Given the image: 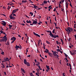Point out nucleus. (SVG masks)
Instances as JSON below:
<instances>
[{
    "instance_id": "obj_8",
    "label": "nucleus",
    "mask_w": 76,
    "mask_h": 76,
    "mask_svg": "<svg viewBox=\"0 0 76 76\" xmlns=\"http://www.w3.org/2000/svg\"><path fill=\"white\" fill-rule=\"evenodd\" d=\"M72 31L73 30L72 28H71L70 27H68V31L69 32H72Z\"/></svg>"
},
{
    "instance_id": "obj_38",
    "label": "nucleus",
    "mask_w": 76,
    "mask_h": 76,
    "mask_svg": "<svg viewBox=\"0 0 76 76\" xmlns=\"http://www.w3.org/2000/svg\"><path fill=\"white\" fill-rule=\"evenodd\" d=\"M46 43H48V44H50V42L49 41H46Z\"/></svg>"
},
{
    "instance_id": "obj_39",
    "label": "nucleus",
    "mask_w": 76,
    "mask_h": 76,
    "mask_svg": "<svg viewBox=\"0 0 76 76\" xmlns=\"http://www.w3.org/2000/svg\"><path fill=\"white\" fill-rule=\"evenodd\" d=\"M67 29H66V28H65V30H66V31H67V32H69V28H67Z\"/></svg>"
},
{
    "instance_id": "obj_54",
    "label": "nucleus",
    "mask_w": 76,
    "mask_h": 76,
    "mask_svg": "<svg viewBox=\"0 0 76 76\" xmlns=\"http://www.w3.org/2000/svg\"><path fill=\"white\" fill-rule=\"evenodd\" d=\"M40 61H41L42 62H43V61L42 60V58H40Z\"/></svg>"
},
{
    "instance_id": "obj_18",
    "label": "nucleus",
    "mask_w": 76,
    "mask_h": 76,
    "mask_svg": "<svg viewBox=\"0 0 76 76\" xmlns=\"http://www.w3.org/2000/svg\"><path fill=\"white\" fill-rule=\"evenodd\" d=\"M46 67L48 71H49L50 68H49V66H48V65H46Z\"/></svg>"
},
{
    "instance_id": "obj_1",
    "label": "nucleus",
    "mask_w": 76,
    "mask_h": 76,
    "mask_svg": "<svg viewBox=\"0 0 76 76\" xmlns=\"http://www.w3.org/2000/svg\"><path fill=\"white\" fill-rule=\"evenodd\" d=\"M47 31L48 32L50 33L49 35H50V37H53V38H59V37L58 35H53V34H52L51 31Z\"/></svg>"
},
{
    "instance_id": "obj_60",
    "label": "nucleus",
    "mask_w": 76,
    "mask_h": 76,
    "mask_svg": "<svg viewBox=\"0 0 76 76\" xmlns=\"http://www.w3.org/2000/svg\"><path fill=\"white\" fill-rule=\"evenodd\" d=\"M69 48H72V46H69Z\"/></svg>"
},
{
    "instance_id": "obj_61",
    "label": "nucleus",
    "mask_w": 76,
    "mask_h": 76,
    "mask_svg": "<svg viewBox=\"0 0 76 76\" xmlns=\"http://www.w3.org/2000/svg\"><path fill=\"white\" fill-rule=\"evenodd\" d=\"M74 27H76V24H74Z\"/></svg>"
},
{
    "instance_id": "obj_49",
    "label": "nucleus",
    "mask_w": 76,
    "mask_h": 76,
    "mask_svg": "<svg viewBox=\"0 0 76 76\" xmlns=\"http://www.w3.org/2000/svg\"><path fill=\"white\" fill-rule=\"evenodd\" d=\"M14 42V41L13 40L12 41H11V43H13Z\"/></svg>"
},
{
    "instance_id": "obj_55",
    "label": "nucleus",
    "mask_w": 76,
    "mask_h": 76,
    "mask_svg": "<svg viewBox=\"0 0 76 76\" xmlns=\"http://www.w3.org/2000/svg\"><path fill=\"white\" fill-rule=\"evenodd\" d=\"M57 44L58 45V44L59 43V42H58V41H56Z\"/></svg>"
},
{
    "instance_id": "obj_50",
    "label": "nucleus",
    "mask_w": 76,
    "mask_h": 76,
    "mask_svg": "<svg viewBox=\"0 0 76 76\" xmlns=\"http://www.w3.org/2000/svg\"><path fill=\"white\" fill-rule=\"evenodd\" d=\"M74 36L75 38V40H76V34H75V35H74Z\"/></svg>"
},
{
    "instance_id": "obj_31",
    "label": "nucleus",
    "mask_w": 76,
    "mask_h": 76,
    "mask_svg": "<svg viewBox=\"0 0 76 76\" xmlns=\"http://www.w3.org/2000/svg\"><path fill=\"white\" fill-rule=\"evenodd\" d=\"M48 8L49 9H52V7H51V5H50V6H49L48 7Z\"/></svg>"
},
{
    "instance_id": "obj_2",
    "label": "nucleus",
    "mask_w": 76,
    "mask_h": 76,
    "mask_svg": "<svg viewBox=\"0 0 76 76\" xmlns=\"http://www.w3.org/2000/svg\"><path fill=\"white\" fill-rule=\"evenodd\" d=\"M6 36L7 34H6V35H5L3 38H2L0 41L1 42H2V41H5V42H6V41L7 40V37H6Z\"/></svg>"
},
{
    "instance_id": "obj_46",
    "label": "nucleus",
    "mask_w": 76,
    "mask_h": 76,
    "mask_svg": "<svg viewBox=\"0 0 76 76\" xmlns=\"http://www.w3.org/2000/svg\"><path fill=\"white\" fill-rule=\"evenodd\" d=\"M61 0L62 2V3H64V0Z\"/></svg>"
},
{
    "instance_id": "obj_33",
    "label": "nucleus",
    "mask_w": 76,
    "mask_h": 76,
    "mask_svg": "<svg viewBox=\"0 0 76 76\" xmlns=\"http://www.w3.org/2000/svg\"><path fill=\"white\" fill-rule=\"evenodd\" d=\"M55 29H53V30L52 31V32L53 33H55Z\"/></svg>"
},
{
    "instance_id": "obj_52",
    "label": "nucleus",
    "mask_w": 76,
    "mask_h": 76,
    "mask_svg": "<svg viewBox=\"0 0 76 76\" xmlns=\"http://www.w3.org/2000/svg\"><path fill=\"white\" fill-rule=\"evenodd\" d=\"M63 76H65V73H63Z\"/></svg>"
},
{
    "instance_id": "obj_19",
    "label": "nucleus",
    "mask_w": 76,
    "mask_h": 76,
    "mask_svg": "<svg viewBox=\"0 0 76 76\" xmlns=\"http://www.w3.org/2000/svg\"><path fill=\"white\" fill-rule=\"evenodd\" d=\"M26 65H27V66H30L29 63V62H27Z\"/></svg>"
},
{
    "instance_id": "obj_16",
    "label": "nucleus",
    "mask_w": 76,
    "mask_h": 76,
    "mask_svg": "<svg viewBox=\"0 0 76 76\" xmlns=\"http://www.w3.org/2000/svg\"><path fill=\"white\" fill-rule=\"evenodd\" d=\"M11 19H15L16 18L15 17H14V16H12V17H11Z\"/></svg>"
},
{
    "instance_id": "obj_32",
    "label": "nucleus",
    "mask_w": 76,
    "mask_h": 76,
    "mask_svg": "<svg viewBox=\"0 0 76 76\" xmlns=\"http://www.w3.org/2000/svg\"><path fill=\"white\" fill-rule=\"evenodd\" d=\"M48 2V1H44V3H45H45H47Z\"/></svg>"
},
{
    "instance_id": "obj_25",
    "label": "nucleus",
    "mask_w": 76,
    "mask_h": 76,
    "mask_svg": "<svg viewBox=\"0 0 76 76\" xmlns=\"http://www.w3.org/2000/svg\"><path fill=\"white\" fill-rule=\"evenodd\" d=\"M6 45H9V41H7V43H6Z\"/></svg>"
},
{
    "instance_id": "obj_37",
    "label": "nucleus",
    "mask_w": 76,
    "mask_h": 76,
    "mask_svg": "<svg viewBox=\"0 0 76 76\" xmlns=\"http://www.w3.org/2000/svg\"><path fill=\"white\" fill-rule=\"evenodd\" d=\"M1 54H2V55H4V51H1Z\"/></svg>"
},
{
    "instance_id": "obj_53",
    "label": "nucleus",
    "mask_w": 76,
    "mask_h": 76,
    "mask_svg": "<svg viewBox=\"0 0 76 76\" xmlns=\"http://www.w3.org/2000/svg\"><path fill=\"white\" fill-rule=\"evenodd\" d=\"M28 48H27V49H26V52H27H27H28Z\"/></svg>"
},
{
    "instance_id": "obj_5",
    "label": "nucleus",
    "mask_w": 76,
    "mask_h": 76,
    "mask_svg": "<svg viewBox=\"0 0 76 76\" xmlns=\"http://www.w3.org/2000/svg\"><path fill=\"white\" fill-rule=\"evenodd\" d=\"M4 62H7V61H9L10 60V59H9L8 57H7L6 58H4Z\"/></svg>"
},
{
    "instance_id": "obj_23",
    "label": "nucleus",
    "mask_w": 76,
    "mask_h": 76,
    "mask_svg": "<svg viewBox=\"0 0 76 76\" xmlns=\"http://www.w3.org/2000/svg\"><path fill=\"white\" fill-rule=\"evenodd\" d=\"M75 54H76V50H74L73 53V55H75Z\"/></svg>"
},
{
    "instance_id": "obj_29",
    "label": "nucleus",
    "mask_w": 76,
    "mask_h": 76,
    "mask_svg": "<svg viewBox=\"0 0 76 76\" xmlns=\"http://www.w3.org/2000/svg\"><path fill=\"white\" fill-rule=\"evenodd\" d=\"M38 67L39 68V70H42V68H40V66H39V67Z\"/></svg>"
},
{
    "instance_id": "obj_28",
    "label": "nucleus",
    "mask_w": 76,
    "mask_h": 76,
    "mask_svg": "<svg viewBox=\"0 0 76 76\" xmlns=\"http://www.w3.org/2000/svg\"><path fill=\"white\" fill-rule=\"evenodd\" d=\"M15 48H17L18 49L20 48V47L19 46H17V45H16V46H15Z\"/></svg>"
},
{
    "instance_id": "obj_63",
    "label": "nucleus",
    "mask_w": 76,
    "mask_h": 76,
    "mask_svg": "<svg viewBox=\"0 0 76 76\" xmlns=\"http://www.w3.org/2000/svg\"><path fill=\"white\" fill-rule=\"evenodd\" d=\"M60 52L61 53V54H62V53H63V51H60Z\"/></svg>"
},
{
    "instance_id": "obj_4",
    "label": "nucleus",
    "mask_w": 76,
    "mask_h": 76,
    "mask_svg": "<svg viewBox=\"0 0 76 76\" xmlns=\"http://www.w3.org/2000/svg\"><path fill=\"white\" fill-rule=\"evenodd\" d=\"M2 22L3 23H1V24L2 25H3V26H6V21H2Z\"/></svg>"
},
{
    "instance_id": "obj_17",
    "label": "nucleus",
    "mask_w": 76,
    "mask_h": 76,
    "mask_svg": "<svg viewBox=\"0 0 76 76\" xmlns=\"http://www.w3.org/2000/svg\"><path fill=\"white\" fill-rule=\"evenodd\" d=\"M26 22L27 23H31V21L30 20L28 21V20H27L26 21Z\"/></svg>"
},
{
    "instance_id": "obj_57",
    "label": "nucleus",
    "mask_w": 76,
    "mask_h": 76,
    "mask_svg": "<svg viewBox=\"0 0 76 76\" xmlns=\"http://www.w3.org/2000/svg\"><path fill=\"white\" fill-rule=\"evenodd\" d=\"M45 23H46L47 25H48V23H47V21H45Z\"/></svg>"
},
{
    "instance_id": "obj_34",
    "label": "nucleus",
    "mask_w": 76,
    "mask_h": 76,
    "mask_svg": "<svg viewBox=\"0 0 76 76\" xmlns=\"http://www.w3.org/2000/svg\"><path fill=\"white\" fill-rule=\"evenodd\" d=\"M30 15H31V16H32L33 15V13H32V12H31L30 13Z\"/></svg>"
},
{
    "instance_id": "obj_47",
    "label": "nucleus",
    "mask_w": 76,
    "mask_h": 76,
    "mask_svg": "<svg viewBox=\"0 0 76 76\" xmlns=\"http://www.w3.org/2000/svg\"><path fill=\"white\" fill-rule=\"evenodd\" d=\"M55 21H57V19H56V17H55Z\"/></svg>"
},
{
    "instance_id": "obj_9",
    "label": "nucleus",
    "mask_w": 76,
    "mask_h": 76,
    "mask_svg": "<svg viewBox=\"0 0 76 76\" xmlns=\"http://www.w3.org/2000/svg\"><path fill=\"white\" fill-rule=\"evenodd\" d=\"M33 34L34 35H36V36H37V37H39V38H40V35H39L38 34H37V33H35V32H33Z\"/></svg>"
},
{
    "instance_id": "obj_21",
    "label": "nucleus",
    "mask_w": 76,
    "mask_h": 76,
    "mask_svg": "<svg viewBox=\"0 0 76 76\" xmlns=\"http://www.w3.org/2000/svg\"><path fill=\"white\" fill-rule=\"evenodd\" d=\"M36 70L37 71L38 74H39V72L40 71L39 69H37Z\"/></svg>"
},
{
    "instance_id": "obj_48",
    "label": "nucleus",
    "mask_w": 76,
    "mask_h": 76,
    "mask_svg": "<svg viewBox=\"0 0 76 76\" xmlns=\"http://www.w3.org/2000/svg\"><path fill=\"white\" fill-rule=\"evenodd\" d=\"M70 39H71V38L70 37H69V39H68V40L69 41H70Z\"/></svg>"
},
{
    "instance_id": "obj_35",
    "label": "nucleus",
    "mask_w": 76,
    "mask_h": 76,
    "mask_svg": "<svg viewBox=\"0 0 76 76\" xmlns=\"http://www.w3.org/2000/svg\"><path fill=\"white\" fill-rule=\"evenodd\" d=\"M40 42V41H38V46H39Z\"/></svg>"
},
{
    "instance_id": "obj_27",
    "label": "nucleus",
    "mask_w": 76,
    "mask_h": 76,
    "mask_svg": "<svg viewBox=\"0 0 76 76\" xmlns=\"http://www.w3.org/2000/svg\"><path fill=\"white\" fill-rule=\"evenodd\" d=\"M34 8L35 9H37V8H38V7H37V6H36V5H34Z\"/></svg>"
},
{
    "instance_id": "obj_41",
    "label": "nucleus",
    "mask_w": 76,
    "mask_h": 76,
    "mask_svg": "<svg viewBox=\"0 0 76 76\" xmlns=\"http://www.w3.org/2000/svg\"><path fill=\"white\" fill-rule=\"evenodd\" d=\"M69 52H70V54H71V55H73V53H72V51H69Z\"/></svg>"
},
{
    "instance_id": "obj_59",
    "label": "nucleus",
    "mask_w": 76,
    "mask_h": 76,
    "mask_svg": "<svg viewBox=\"0 0 76 76\" xmlns=\"http://www.w3.org/2000/svg\"><path fill=\"white\" fill-rule=\"evenodd\" d=\"M69 5H70V6H71V7H72V5L71 3H70Z\"/></svg>"
},
{
    "instance_id": "obj_12",
    "label": "nucleus",
    "mask_w": 76,
    "mask_h": 76,
    "mask_svg": "<svg viewBox=\"0 0 76 76\" xmlns=\"http://www.w3.org/2000/svg\"><path fill=\"white\" fill-rule=\"evenodd\" d=\"M27 61L26 59H24V63L25 64H26L27 65Z\"/></svg>"
},
{
    "instance_id": "obj_30",
    "label": "nucleus",
    "mask_w": 76,
    "mask_h": 76,
    "mask_svg": "<svg viewBox=\"0 0 76 76\" xmlns=\"http://www.w3.org/2000/svg\"><path fill=\"white\" fill-rule=\"evenodd\" d=\"M65 60L67 61V62H68L69 61H68V59H67V57H66V58L65 57Z\"/></svg>"
},
{
    "instance_id": "obj_24",
    "label": "nucleus",
    "mask_w": 76,
    "mask_h": 76,
    "mask_svg": "<svg viewBox=\"0 0 76 76\" xmlns=\"http://www.w3.org/2000/svg\"><path fill=\"white\" fill-rule=\"evenodd\" d=\"M9 26L10 29H11L12 27V25H9Z\"/></svg>"
},
{
    "instance_id": "obj_45",
    "label": "nucleus",
    "mask_w": 76,
    "mask_h": 76,
    "mask_svg": "<svg viewBox=\"0 0 76 76\" xmlns=\"http://www.w3.org/2000/svg\"><path fill=\"white\" fill-rule=\"evenodd\" d=\"M13 16H16L15 14H13Z\"/></svg>"
},
{
    "instance_id": "obj_3",
    "label": "nucleus",
    "mask_w": 76,
    "mask_h": 76,
    "mask_svg": "<svg viewBox=\"0 0 76 76\" xmlns=\"http://www.w3.org/2000/svg\"><path fill=\"white\" fill-rule=\"evenodd\" d=\"M53 55L54 56H57V58L58 59H59L58 57H59V56H58V54H57L56 53V51H55L54 52V53H53Z\"/></svg>"
},
{
    "instance_id": "obj_64",
    "label": "nucleus",
    "mask_w": 76,
    "mask_h": 76,
    "mask_svg": "<svg viewBox=\"0 0 76 76\" xmlns=\"http://www.w3.org/2000/svg\"><path fill=\"white\" fill-rule=\"evenodd\" d=\"M6 67H9V66H8V64H7V66Z\"/></svg>"
},
{
    "instance_id": "obj_56",
    "label": "nucleus",
    "mask_w": 76,
    "mask_h": 76,
    "mask_svg": "<svg viewBox=\"0 0 76 76\" xmlns=\"http://www.w3.org/2000/svg\"><path fill=\"white\" fill-rule=\"evenodd\" d=\"M60 40H61V42L62 43L63 41L62 39H60Z\"/></svg>"
},
{
    "instance_id": "obj_7",
    "label": "nucleus",
    "mask_w": 76,
    "mask_h": 76,
    "mask_svg": "<svg viewBox=\"0 0 76 76\" xmlns=\"http://www.w3.org/2000/svg\"><path fill=\"white\" fill-rule=\"evenodd\" d=\"M16 39V38L15 37H11V40H14V42L15 41V40Z\"/></svg>"
},
{
    "instance_id": "obj_13",
    "label": "nucleus",
    "mask_w": 76,
    "mask_h": 76,
    "mask_svg": "<svg viewBox=\"0 0 76 76\" xmlns=\"http://www.w3.org/2000/svg\"><path fill=\"white\" fill-rule=\"evenodd\" d=\"M48 54H49V55L50 57L52 56L53 54L52 53H50V52H49V53H48Z\"/></svg>"
},
{
    "instance_id": "obj_14",
    "label": "nucleus",
    "mask_w": 76,
    "mask_h": 76,
    "mask_svg": "<svg viewBox=\"0 0 76 76\" xmlns=\"http://www.w3.org/2000/svg\"><path fill=\"white\" fill-rule=\"evenodd\" d=\"M21 70L22 71V72H23V73H25L26 72L25 71L24 69H23V68H21Z\"/></svg>"
},
{
    "instance_id": "obj_26",
    "label": "nucleus",
    "mask_w": 76,
    "mask_h": 76,
    "mask_svg": "<svg viewBox=\"0 0 76 76\" xmlns=\"http://www.w3.org/2000/svg\"><path fill=\"white\" fill-rule=\"evenodd\" d=\"M30 76H35L34 75H33V74L32 72L30 73Z\"/></svg>"
},
{
    "instance_id": "obj_11",
    "label": "nucleus",
    "mask_w": 76,
    "mask_h": 76,
    "mask_svg": "<svg viewBox=\"0 0 76 76\" xmlns=\"http://www.w3.org/2000/svg\"><path fill=\"white\" fill-rule=\"evenodd\" d=\"M46 50H45L44 51L46 53H48V54L49 50H48V49H46Z\"/></svg>"
},
{
    "instance_id": "obj_6",
    "label": "nucleus",
    "mask_w": 76,
    "mask_h": 76,
    "mask_svg": "<svg viewBox=\"0 0 76 76\" xmlns=\"http://www.w3.org/2000/svg\"><path fill=\"white\" fill-rule=\"evenodd\" d=\"M33 25L34 24V25H36L37 23H38L37 21H36V20H33Z\"/></svg>"
},
{
    "instance_id": "obj_43",
    "label": "nucleus",
    "mask_w": 76,
    "mask_h": 76,
    "mask_svg": "<svg viewBox=\"0 0 76 76\" xmlns=\"http://www.w3.org/2000/svg\"><path fill=\"white\" fill-rule=\"evenodd\" d=\"M54 24H55V26H57V25H56V23H54Z\"/></svg>"
},
{
    "instance_id": "obj_58",
    "label": "nucleus",
    "mask_w": 76,
    "mask_h": 76,
    "mask_svg": "<svg viewBox=\"0 0 76 76\" xmlns=\"http://www.w3.org/2000/svg\"><path fill=\"white\" fill-rule=\"evenodd\" d=\"M69 66H70V67H72L71 66V64H70V63H69Z\"/></svg>"
},
{
    "instance_id": "obj_15",
    "label": "nucleus",
    "mask_w": 76,
    "mask_h": 76,
    "mask_svg": "<svg viewBox=\"0 0 76 76\" xmlns=\"http://www.w3.org/2000/svg\"><path fill=\"white\" fill-rule=\"evenodd\" d=\"M68 4H69V3H67L65 1V5L66 6V8L67 9L68 8Z\"/></svg>"
},
{
    "instance_id": "obj_51",
    "label": "nucleus",
    "mask_w": 76,
    "mask_h": 76,
    "mask_svg": "<svg viewBox=\"0 0 76 76\" xmlns=\"http://www.w3.org/2000/svg\"><path fill=\"white\" fill-rule=\"evenodd\" d=\"M59 7L60 8H61V5L60 3H59Z\"/></svg>"
},
{
    "instance_id": "obj_20",
    "label": "nucleus",
    "mask_w": 76,
    "mask_h": 76,
    "mask_svg": "<svg viewBox=\"0 0 76 76\" xmlns=\"http://www.w3.org/2000/svg\"><path fill=\"white\" fill-rule=\"evenodd\" d=\"M13 14V11H12V14H11V15H10V19H11V17H12V15Z\"/></svg>"
},
{
    "instance_id": "obj_36",
    "label": "nucleus",
    "mask_w": 76,
    "mask_h": 76,
    "mask_svg": "<svg viewBox=\"0 0 76 76\" xmlns=\"http://www.w3.org/2000/svg\"><path fill=\"white\" fill-rule=\"evenodd\" d=\"M41 23L42 24V21H40V22L39 23H38V25H41Z\"/></svg>"
},
{
    "instance_id": "obj_22",
    "label": "nucleus",
    "mask_w": 76,
    "mask_h": 76,
    "mask_svg": "<svg viewBox=\"0 0 76 76\" xmlns=\"http://www.w3.org/2000/svg\"><path fill=\"white\" fill-rule=\"evenodd\" d=\"M27 2V0H26L25 1H24V0H23L22 1V2L23 3H26V2Z\"/></svg>"
},
{
    "instance_id": "obj_42",
    "label": "nucleus",
    "mask_w": 76,
    "mask_h": 76,
    "mask_svg": "<svg viewBox=\"0 0 76 76\" xmlns=\"http://www.w3.org/2000/svg\"><path fill=\"white\" fill-rule=\"evenodd\" d=\"M57 51H60V49H57Z\"/></svg>"
},
{
    "instance_id": "obj_62",
    "label": "nucleus",
    "mask_w": 76,
    "mask_h": 76,
    "mask_svg": "<svg viewBox=\"0 0 76 76\" xmlns=\"http://www.w3.org/2000/svg\"><path fill=\"white\" fill-rule=\"evenodd\" d=\"M21 24V25H23V26H24V25H25L24 24L22 23V24Z\"/></svg>"
},
{
    "instance_id": "obj_40",
    "label": "nucleus",
    "mask_w": 76,
    "mask_h": 76,
    "mask_svg": "<svg viewBox=\"0 0 76 76\" xmlns=\"http://www.w3.org/2000/svg\"><path fill=\"white\" fill-rule=\"evenodd\" d=\"M0 32L1 33H3L4 32L3 31H2L1 30V31H0Z\"/></svg>"
},
{
    "instance_id": "obj_44",
    "label": "nucleus",
    "mask_w": 76,
    "mask_h": 76,
    "mask_svg": "<svg viewBox=\"0 0 76 76\" xmlns=\"http://www.w3.org/2000/svg\"><path fill=\"white\" fill-rule=\"evenodd\" d=\"M67 54H65V56L67 58Z\"/></svg>"
},
{
    "instance_id": "obj_10",
    "label": "nucleus",
    "mask_w": 76,
    "mask_h": 76,
    "mask_svg": "<svg viewBox=\"0 0 76 76\" xmlns=\"http://www.w3.org/2000/svg\"><path fill=\"white\" fill-rule=\"evenodd\" d=\"M18 10V9H15V10H13V14H14Z\"/></svg>"
}]
</instances>
